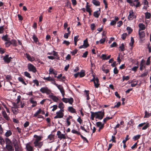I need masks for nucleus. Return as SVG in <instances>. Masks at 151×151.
I'll return each mask as SVG.
<instances>
[{
	"instance_id": "1",
	"label": "nucleus",
	"mask_w": 151,
	"mask_h": 151,
	"mask_svg": "<svg viewBox=\"0 0 151 151\" xmlns=\"http://www.w3.org/2000/svg\"><path fill=\"white\" fill-rule=\"evenodd\" d=\"M6 148L7 151H14V149L12 141L8 138H6L5 139Z\"/></svg>"
},
{
	"instance_id": "2",
	"label": "nucleus",
	"mask_w": 151,
	"mask_h": 151,
	"mask_svg": "<svg viewBox=\"0 0 151 151\" xmlns=\"http://www.w3.org/2000/svg\"><path fill=\"white\" fill-rule=\"evenodd\" d=\"M96 115V118L99 119H102L104 116V110H103L100 111H98L95 112Z\"/></svg>"
},
{
	"instance_id": "3",
	"label": "nucleus",
	"mask_w": 151,
	"mask_h": 151,
	"mask_svg": "<svg viewBox=\"0 0 151 151\" xmlns=\"http://www.w3.org/2000/svg\"><path fill=\"white\" fill-rule=\"evenodd\" d=\"M40 91L43 93H46L47 94H50L51 93V90L46 86L41 88Z\"/></svg>"
},
{
	"instance_id": "4",
	"label": "nucleus",
	"mask_w": 151,
	"mask_h": 151,
	"mask_svg": "<svg viewBox=\"0 0 151 151\" xmlns=\"http://www.w3.org/2000/svg\"><path fill=\"white\" fill-rule=\"evenodd\" d=\"M54 84L58 88L60 91L61 93L62 94L63 97H64L65 95V93L64 90L63 86L62 85H58V84L56 83H55Z\"/></svg>"
},
{
	"instance_id": "5",
	"label": "nucleus",
	"mask_w": 151,
	"mask_h": 151,
	"mask_svg": "<svg viewBox=\"0 0 151 151\" xmlns=\"http://www.w3.org/2000/svg\"><path fill=\"white\" fill-rule=\"evenodd\" d=\"M27 67L29 71H32L34 73H35L37 71L36 68L32 64L29 63Z\"/></svg>"
},
{
	"instance_id": "6",
	"label": "nucleus",
	"mask_w": 151,
	"mask_h": 151,
	"mask_svg": "<svg viewBox=\"0 0 151 151\" xmlns=\"http://www.w3.org/2000/svg\"><path fill=\"white\" fill-rule=\"evenodd\" d=\"M136 16L135 15V14L133 12L132 10L129 12V14L128 17L129 20H132L134 18L136 19Z\"/></svg>"
},
{
	"instance_id": "7",
	"label": "nucleus",
	"mask_w": 151,
	"mask_h": 151,
	"mask_svg": "<svg viewBox=\"0 0 151 151\" xmlns=\"http://www.w3.org/2000/svg\"><path fill=\"white\" fill-rule=\"evenodd\" d=\"M56 114V115L54 117V119L61 118L64 116V114L60 111L57 112Z\"/></svg>"
},
{
	"instance_id": "8",
	"label": "nucleus",
	"mask_w": 151,
	"mask_h": 151,
	"mask_svg": "<svg viewBox=\"0 0 151 151\" xmlns=\"http://www.w3.org/2000/svg\"><path fill=\"white\" fill-rule=\"evenodd\" d=\"M57 135L58 136V138H59L60 140L62 139H65L66 138L65 135L64 134H62L60 131H57Z\"/></svg>"
},
{
	"instance_id": "9",
	"label": "nucleus",
	"mask_w": 151,
	"mask_h": 151,
	"mask_svg": "<svg viewBox=\"0 0 151 151\" xmlns=\"http://www.w3.org/2000/svg\"><path fill=\"white\" fill-rule=\"evenodd\" d=\"M26 148L27 151H34L33 148L30 145V143L26 144Z\"/></svg>"
},
{
	"instance_id": "10",
	"label": "nucleus",
	"mask_w": 151,
	"mask_h": 151,
	"mask_svg": "<svg viewBox=\"0 0 151 151\" xmlns=\"http://www.w3.org/2000/svg\"><path fill=\"white\" fill-rule=\"evenodd\" d=\"M34 146L37 148H41L43 145L42 142H34Z\"/></svg>"
},
{
	"instance_id": "11",
	"label": "nucleus",
	"mask_w": 151,
	"mask_h": 151,
	"mask_svg": "<svg viewBox=\"0 0 151 151\" xmlns=\"http://www.w3.org/2000/svg\"><path fill=\"white\" fill-rule=\"evenodd\" d=\"M9 57L8 55H6L4 56L3 59L4 62L7 64H8L10 62V60L9 59Z\"/></svg>"
},
{
	"instance_id": "12",
	"label": "nucleus",
	"mask_w": 151,
	"mask_h": 151,
	"mask_svg": "<svg viewBox=\"0 0 151 151\" xmlns=\"http://www.w3.org/2000/svg\"><path fill=\"white\" fill-rule=\"evenodd\" d=\"M100 12L101 10L99 8L98 10L94 12L93 15L95 17L98 18L100 15Z\"/></svg>"
},
{
	"instance_id": "13",
	"label": "nucleus",
	"mask_w": 151,
	"mask_h": 151,
	"mask_svg": "<svg viewBox=\"0 0 151 151\" xmlns=\"http://www.w3.org/2000/svg\"><path fill=\"white\" fill-rule=\"evenodd\" d=\"M138 26L139 28V31H142V30H144L145 29V25L142 23H140L139 24Z\"/></svg>"
},
{
	"instance_id": "14",
	"label": "nucleus",
	"mask_w": 151,
	"mask_h": 151,
	"mask_svg": "<svg viewBox=\"0 0 151 151\" xmlns=\"http://www.w3.org/2000/svg\"><path fill=\"white\" fill-rule=\"evenodd\" d=\"M34 137L35 138H36V139H35V140L34 141V142H40V141L42 139L41 137L36 134L34 136Z\"/></svg>"
},
{
	"instance_id": "15",
	"label": "nucleus",
	"mask_w": 151,
	"mask_h": 151,
	"mask_svg": "<svg viewBox=\"0 0 151 151\" xmlns=\"http://www.w3.org/2000/svg\"><path fill=\"white\" fill-rule=\"evenodd\" d=\"M138 80H133L130 83H131V86L132 87H134L136 85L138 84Z\"/></svg>"
},
{
	"instance_id": "16",
	"label": "nucleus",
	"mask_w": 151,
	"mask_h": 151,
	"mask_svg": "<svg viewBox=\"0 0 151 151\" xmlns=\"http://www.w3.org/2000/svg\"><path fill=\"white\" fill-rule=\"evenodd\" d=\"M139 34L141 40H142V38L145 37V33L143 31H139Z\"/></svg>"
},
{
	"instance_id": "17",
	"label": "nucleus",
	"mask_w": 151,
	"mask_h": 151,
	"mask_svg": "<svg viewBox=\"0 0 151 151\" xmlns=\"http://www.w3.org/2000/svg\"><path fill=\"white\" fill-rule=\"evenodd\" d=\"M49 97L52 99L53 101L55 102H57L58 100V98L56 96L53 95H50L49 96Z\"/></svg>"
},
{
	"instance_id": "18",
	"label": "nucleus",
	"mask_w": 151,
	"mask_h": 151,
	"mask_svg": "<svg viewBox=\"0 0 151 151\" xmlns=\"http://www.w3.org/2000/svg\"><path fill=\"white\" fill-rule=\"evenodd\" d=\"M26 58L29 61L32 62L35 60V59L33 57H31L29 54L26 53Z\"/></svg>"
},
{
	"instance_id": "19",
	"label": "nucleus",
	"mask_w": 151,
	"mask_h": 151,
	"mask_svg": "<svg viewBox=\"0 0 151 151\" xmlns=\"http://www.w3.org/2000/svg\"><path fill=\"white\" fill-rule=\"evenodd\" d=\"M68 111L72 113H76L75 109L72 106H69L68 108Z\"/></svg>"
},
{
	"instance_id": "20",
	"label": "nucleus",
	"mask_w": 151,
	"mask_h": 151,
	"mask_svg": "<svg viewBox=\"0 0 151 151\" xmlns=\"http://www.w3.org/2000/svg\"><path fill=\"white\" fill-rule=\"evenodd\" d=\"M30 103L32 104V107H34L36 106L37 105V102L36 101L33 100V98H31L30 100Z\"/></svg>"
},
{
	"instance_id": "21",
	"label": "nucleus",
	"mask_w": 151,
	"mask_h": 151,
	"mask_svg": "<svg viewBox=\"0 0 151 151\" xmlns=\"http://www.w3.org/2000/svg\"><path fill=\"white\" fill-rule=\"evenodd\" d=\"M93 78L90 81L91 82L93 81V83L94 84V85L95 87L96 88H97L99 87V84H98V83H97V84H96L95 80H96V78H95V76L94 75L93 76Z\"/></svg>"
},
{
	"instance_id": "22",
	"label": "nucleus",
	"mask_w": 151,
	"mask_h": 151,
	"mask_svg": "<svg viewBox=\"0 0 151 151\" xmlns=\"http://www.w3.org/2000/svg\"><path fill=\"white\" fill-rule=\"evenodd\" d=\"M111 57V55H109L107 57L106 55L102 54L101 57V58H102V59L103 60H107L110 59Z\"/></svg>"
},
{
	"instance_id": "23",
	"label": "nucleus",
	"mask_w": 151,
	"mask_h": 151,
	"mask_svg": "<svg viewBox=\"0 0 151 151\" xmlns=\"http://www.w3.org/2000/svg\"><path fill=\"white\" fill-rule=\"evenodd\" d=\"M2 114L4 118L7 120L9 121L10 120V118L8 116L6 112L4 111H3L2 113Z\"/></svg>"
},
{
	"instance_id": "24",
	"label": "nucleus",
	"mask_w": 151,
	"mask_h": 151,
	"mask_svg": "<svg viewBox=\"0 0 151 151\" xmlns=\"http://www.w3.org/2000/svg\"><path fill=\"white\" fill-rule=\"evenodd\" d=\"M92 3L96 6H99L100 5V2L96 0H92Z\"/></svg>"
},
{
	"instance_id": "25",
	"label": "nucleus",
	"mask_w": 151,
	"mask_h": 151,
	"mask_svg": "<svg viewBox=\"0 0 151 151\" xmlns=\"http://www.w3.org/2000/svg\"><path fill=\"white\" fill-rule=\"evenodd\" d=\"M104 123L102 124L101 122H98L96 123V125L97 127L100 128L103 126L102 129L104 128Z\"/></svg>"
},
{
	"instance_id": "26",
	"label": "nucleus",
	"mask_w": 151,
	"mask_h": 151,
	"mask_svg": "<svg viewBox=\"0 0 151 151\" xmlns=\"http://www.w3.org/2000/svg\"><path fill=\"white\" fill-rule=\"evenodd\" d=\"M48 138L50 139V141L49 142H51L53 141L54 140V135L52 134L48 136Z\"/></svg>"
},
{
	"instance_id": "27",
	"label": "nucleus",
	"mask_w": 151,
	"mask_h": 151,
	"mask_svg": "<svg viewBox=\"0 0 151 151\" xmlns=\"http://www.w3.org/2000/svg\"><path fill=\"white\" fill-rule=\"evenodd\" d=\"M43 79L46 80L48 81H54V79L52 78L50 76L47 77H44L43 78Z\"/></svg>"
},
{
	"instance_id": "28",
	"label": "nucleus",
	"mask_w": 151,
	"mask_h": 151,
	"mask_svg": "<svg viewBox=\"0 0 151 151\" xmlns=\"http://www.w3.org/2000/svg\"><path fill=\"white\" fill-rule=\"evenodd\" d=\"M114 117V116L113 115L111 116V117H106L105 118H104L103 119V122H104V123H105L106 122L108 121V120L112 119Z\"/></svg>"
},
{
	"instance_id": "29",
	"label": "nucleus",
	"mask_w": 151,
	"mask_h": 151,
	"mask_svg": "<svg viewBox=\"0 0 151 151\" xmlns=\"http://www.w3.org/2000/svg\"><path fill=\"white\" fill-rule=\"evenodd\" d=\"M18 81L21 82L22 83L24 84L25 85H27V83H26L24 81V79L21 77H19L18 78Z\"/></svg>"
},
{
	"instance_id": "30",
	"label": "nucleus",
	"mask_w": 151,
	"mask_h": 151,
	"mask_svg": "<svg viewBox=\"0 0 151 151\" xmlns=\"http://www.w3.org/2000/svg\"><path fill=\"white\" fill-rule=\"evenodd\" d=\"M12 134V132L10 130H7L5 133V135L6 137H8Z\"/></svg>"
},
{
	"instance_id": "31",
	"label": "nucleus",
	"mask_w": 151,
	"mask_h": 151,
	"mask_svg": "<svg viewBox=\"0 0 151 151\" xmlns=\"http://www.w3.org/2000/svg\"><path fill=\"white\" fill-rule=\"evenodd\" d=\"M79 75L80 78H82L85 75V72L84 70H82L80 72H79Z\"/></svg>"
},
{
	"instance_id": "32",
	"label": "nucleus",
	"mask_w": 151,
	"mask_h": 151,
	"mask_svg": "<svg viewBox=\"0 0 151 151\" xmlns=\"http://www.w3.org/2000/svg\"><path fill=\"white\" fill-rule=\"evenodd\" d=\"M42 110L40 108L39 110L37 111L33 115V117H36L39 114L41 113Z\"/></svg>"
},
{
	"instance_id": "33",
	"label": "nucleus",
	"mask_w": 151,
	"mask_h": 151,
	"mask_svg": "<svg viewBox=\"0 0 151 151\" xmlns=\"http://www.w3.org/2000/svg\"><path fill=\"white\" fill-rule=\"evenodd\" d=\"M145 114L144 118H148L151 116V113H150L147 111H145Z\"/></svg>"
},
{
	"instance_id": "34",
	"label": "nucleus",
	"mask_w": 151,
	"mask_h": 151,
	"mask_svg": "<svg viewBox=\"0 0 151 151\" xmlns=\"http://www.w3.org/2000/svg\"><path fill=\"white\" fill-rule=\"evenodd\" d=\"M12 143V145L13 144L14 147L19 146L18 143L16 139H15L14 140H13V142Z\"/></svg>"
},
{
	"instance_id": "35",
	"label": "nucleus",
	"mask_w": 151,
	"mask_h": 151,
	"mask_svg": "<svg viewBox=\"0 0 151 151\" xmlns=\"http://www.w3.org/2000/svg\"><path fill=\"white\" fill-rule=\"evenodd\" d=\"M10 42L11 43V44L13 46H16L17 45V42L16 40L14 39L12 40Z\"/></svg>"
},
{
	"instance_id": "36",
	"label": "nucleus",
	"mask_w": 151,
	"mask_h": 151,
	"mask_svg": "<svg viewBox=\"0 0 151 151\" xmlns=\"http://www.w3.org/2000/svg\"><path fill=\"white\" fill-rule=\"evenodd\" d=\"M119 48L120 49L121 51H123L125 50L124 47V45L123 43H122L120 46H119Z\"/></svg>"
},
{
	"instance_id": "37",
	"label": "nucleus",
	"mask_w": 151,
	"mask_h": 151,
	"mask_svg": "<svg viewBox=\"0 0 151 151\" xmlns=\"http://www.w3.org/2000/svg\"><path fill=\"white\" fill-rule=\"evenodd\" d=\"M88 2H87V5L86 6V10L87 12H90L92 11L91 9L90 8V6L88 5Z\"/></svg>"
},
{
	"instance_id": "38",
	"label": "nucleus",
	"mask_w": 151,
	"mask_h": 151,
	"mask_svg": "<svg viewBox=\"0 0 151 151\" xmlns=\"http://www.w3.org/2000/svg\"><path fill=\"white\" fill-rule=\"evenodd\" d=\"M32 38L34 42L35 43H37V42H38V39L35 35H33Z\"/></svg>"
},
{
	"instance_id": "39",
	"label": "nucleus",
	"mask_w": 151,
	"mask_h": 151,
	"mask_svg": "<svg viewBox=\"0 0 151 151\" xmlns=\"http://www.w3.org/2000/svg\"><path fill=\"white\" fill-rule=\"evenodd\" d=\"M84 92L85 93L86 96V99L87 100H89L90 99V97L89 96V91L85 90L84 91Z\"/></svg>"
},
{
	"instance_id": "40",
	"label": "nucleus",
	"mask_w": 151,
	"mask_h": 151,
	"mask_svg": "<svg viewBox=\"0 0 151 151\" xmlns=\"http://www.w3.org/2000/svg\"><path fill=\"white\" fill-rule=\"evenodd\" d=\"M67 100L68 102L70 104H72L74 101L73 98L71 97L70 98H68Z\"/></svg>"
},
{
	"instance_id": "41",
	"label": "nucleus",
	"mask_w": 151,
	"mask_h": 151,
	"mask_svg": "<svg viewBox=\"0 0 151 151\" xmlns=\"http://www.w3.org/2000/svg\"><path fill=\"white\" fill-rule=\"evenodd\" d=\"M90 113L91 114V119L92 120H94V117H96V115H95V113L92 111H91Z\"/></svg>"
},
{
	"instance_id": "42",
	"label": "nucleus",
	"mask_w": 151,
	"mask_h": 151,
	"mask_svg": "<svg viewBox=\"0 0 151 151\" xmlns=\"http://www.w3.org/2000/svg\"><path fill=\"white\" fill-rule=\"evenodd\" d=\"M5 45L6 47H9L11 45V43L10 42V41L9 40L6 41L5 42Z\"/></svg>"
},
{
	"instance_id": "43",
	"label": "nucleus",
	"mask_w": 151,
	"mask_h": 151,
	"mask_svg": "<svg viewBox=\"0 0 151 151\" xmlns=\"http://www.w3.org/2000/svg\"><path fill=\"white\" fill-rule=\"evenodd\" d=\"M129 76H123L122 77L123 81H124V80L128 81L129 79Z\"/></svg>"
},
{
	"instance_id": "44",
	"label": "nucleus",
	"mask_w": 151,
	"mask_h": 151,
	"mask_svg": "<svg viewBox=\"0 0 151 151\" xmlns=\"http://www.w3.org/2000/svg\"><path fill=\"white\" fill-rule=\"evenodd\" d=\"M24 75L25 76L29 78H31V77L30 76V73L27 71H25V72H24Z\"/></svg>"
},
{
	"instance_id": "45",
	"label": "nucleus",
	"mask_w": 151,
	"mask_h": 151,
	"mask_svg": "<svg viewBox=\"0 0 151 151\" xmlns=\"http://www.w3.org/2000/svg\"><path fill=\"white\" fill-rule=\"evenodd\" d=\"M141 137V135H137L136 136H134L133 137V139L135 140H137L140 138Z\"/></svg>"
},
{
	"instance_id": "46",
	"label": "nucleus",
	"mask_w": 151,
	"mask_h": 151,
	"mask_svg": "<svg viewBox=\"0 0 151 151\" xmlns=\"http://www.w3.org/2000/svg\"><path fill=\"white\" fill-rule=\"evenodd\" d=\"M134 38L133 37H131V39L130 42L129 43V45L131 46L132 47L134 43Z\"/></svg>"
},
{
	"instance_id": "47",
	"label": "nucleus",
	"mask_w": 151,
	"mask_h": 151,
	"mask_svg": "<svg viewBox=\"0 0 151 151\" xmlns=\"http://www.w3.org/2000/svg\"><path fill=\"white\" fill-rule=\"evenodd\" d=\"M145 15L146 18L149 19L150 18L151 14L150 13L147 12L145 13Z\"/></svg>"
},
{
	"instance_id": "48",
	"label": "nucleus",
	"mask_w": 151,
	"mask_h": 151,
	"mask_svg": "<svg viewBox=\"0 0 151 151\" xmlns=\"http://www.w3.org/2000/svg\"><path fill=\"white\" fill-rule=\"evenodd\" d=\"M127 30L128 32V34H130L132 31V29L130 27H128L127 28Z\"/></svg>"
},
{
	"instance_id": "49",
	"label": "nucleus",
	"mask_w": 151,
	"mask_h": 151,
	"mask_svg": "<svg viewBox=\"0 0 151 151\" xmlns=\"http://www.w3.org/2000/svg\"><path fill=\"white\" fill-rule=\"evenodd\" d=\"M58 107L60 109H63L64 107V105L63 103L61 102L59 104Z\"/></svg>"
},
{
	"instance_id": "50",
	"label": "nucleus",
	"mask_w": 151,
	"mask_h": 151,
	"mask_svg": "<svg viewBox=\"0 0 151 151\" xmlns=\"http://www.w3.org/2000/svg\"><path fill=\"white\" fill-rule=\"evenodd\" d=\"M8 35H5L3 36L2 37V39L5 41H7L9 40L8 39Z\"/></svg>"
},
{
	"instance_id": "51",
	"label": "nucleus",
	"mask_w": 151,
	"mask_h": 151,
	"mask_svg": "<svg viewBox=\"0 0 151 151\" xmlns=\"http://www.w3.org/2000/svg\"><path fill=\"white\" fill-rule=\"evenodd\" d=\"M127 35V33H123L121 36V38L123 40H124L126 38Z\"/></svg>"
},
{
	"instance_id": "52",
	"label": "nucleus",
	"mask_w": 151,
	"mask_h": 151,
	"mask_svg": "<svg viewBox=\"0 0 151 151\" xmlns=\"http://www.w3.org/2000/svg\"><path fill=\"white\" fill-rule=\"evenodd\" d=\"M83 44L84 45V44L85 45H86V46H87V47H88L89 46V45L88 43V39L87 38L84 41Z\"/></svg>"
},
{
	"instance_id": "53",
	"label": "nucleus",
	"mask_w": 151,
	"mask_h": 151,
	"mask_svg": "<svg viewBox=\"0 0 151 151\" xmlns=\"http://www.w3.org/2000/svg\"><path fill=\"white\" fill-rule=\"evenodd\" d=\"M12 104L13 105V106H14V107H12V108H14L15 109H17L18 108L17 104V103L12 102Z\"/></svg>"
},
{
	"instance_id": "54",
	"label": "nucleus",
	"mask_w": 151,
	"mask_h": 151,
	"mask_svg": "<svg viewBox=\"0 0 151 151\" xmlns=\"http://www.w3.org/2000/svg\"><path fill=\"white\" fill-rule=\"evenodd\" d=\"M33 82L36 85V86H39V82L37 80L35 79L33 80Z\"/></svg>"
},
{
	"instance_id": "55",
	"label": "nucleus",
	"mask_w": 151,
	"mask_h": 151,
	"mask_svg": "<svg viewBox=\"0 0 151 151\" xmlns=\"http://www.w3.org/2000/svg\"><path fill=\"white\" fill-rule=\"evenodd\" d=\"M96 27L95 24L94 23H92L91 24V28L92 31H93Z\"/></svg>"
},
{
	"instance_id": "56",
	"label": "nucleus",
	"mask_w": 151,
	"mask_h": 151,
	"mask_svg": "<svg viewBox=\"0 0 151 151\" xmlns=\"http://www.w3.org/2000/svg\"><path fill=\"white\" fill-rule=\"evenodd\" d=\"M4 141L2 137L0 136V143L1 144L3 145L4 144Z\"/></svg>"
},
{
	"instance_id": "57",
	"label": "nucleus",
	"mask_w": 151,
	"mask_h": 151,
	"mask_svg": "<svg viewBox=\"0 0 151 151\" xmlns=\"http://www.w3.org/2000/svg\"><path fill=\"white\" fill-rule=\"evenodd\" d=\"M71 132L73 133L76 134L77 135L80 134V133L79 132H78L75 129L72 130L71 131Z\"/></svg>"
},
{
	"instance_id": "58",
	"label": "nucleus",
	"mask_w": 151,
	"mask_h": 151,
	"mask_svg": "<svg viewBox=\"0 0 151 151\" xmlns=\"http://www.w3.org/2000/svg\"><path fill=\"white\" fill-rule=\"evenodd\" d=\"M6 78L7 80V81H9L10 80L12 79V77L11 75H7L6 76Z\"/></svg>"
},
{
	"instance_id": "59",
	"label": "nucleus",
	"mask_w": 151,
	"mask_h": 151,
	"mask_svg": "<svg viewBox=\"0 0 151 151\" xmlns=\"http://www.w3.org/2000/svg\"><path fill=\"white\" fill-rule=\"evenodd\" d=\"M116 21L112 20L111 21V22L110 23V25L111 26H115L116 24Z\"/></svg>"
},
{
	"instance_id": "60",
	"label": "nucleus",
	"mask_w": 151,
	"mask_h": 151,
	"mask_svg": "<svg viewBox=\"0 0 151 151\" xmlns=\"http://www.w3.org/2000/svg\"><path fill=\"white\" fill-rule=\"evenodd\" d=\"M54 71V69L52 68H50L49 70V74H53Z\"/></svg>"
},
{
	"instance_id": "61",
	"label": "nucleus",
	"mask_w": 151,
	"mask_h": 151,
	"mask_svg": "<svg viewBox=\"0 0 151 151\" xmlns=\"http://www.w3.org/2000/svg\"><path fill=\"white\" fill-rule=\"evenodd\" d=\"M150 57H149L147 60L146 64V65H148L150 64Z\"/></svg>"
},
{
	"instance_id": "62",
	"label": "nucleus",
	"mask_w": 151,
	"mask_h": 151,
	"mask_svg": "<svg viewBox=\"0 0 151 151\" xmlns=\"http://www.w3.org/2000/svg\"><path fill=\"white\" fill-rule=\"evenodd\" d=\"M117 25L118 27H120L123 24V22L122 21H119L117 23Z\"/></svg>"
},
{
	"instance_id": "63",
	"label": "nucleus",
	"mask_w": 151,
	"mask_h": 151,
	"mask_svg": "<svg viewBox=\"0 0 151 151\" xmlns=\"http://www.w3.org/2000/svg\"><path fill=\"white\" fill-rule=\"evenodd\" d=\"M117 45L116 42H114L110 45V47H116Z\"/></svg>"
},
{
	"instance_id": "64",
	"label": "nucleus",
	"mask_w": 151,
	"mask_h": 151,
	"mask_svg": "<svg viewBox=\"0 0 151 151\" xmlns=\"http://www.w3.org/2000/svg\"><path fill=\"white\" fill-rule=\"evenodd\" d=\"M121 104L120 102H118L113 107V108H118L120 106Z\"/></svg>"
}]
</instances>
